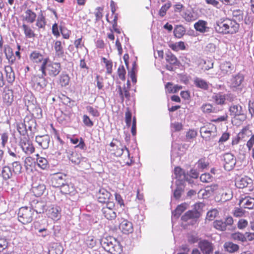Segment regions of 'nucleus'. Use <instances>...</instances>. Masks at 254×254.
Wrapping results in <instances>:
<instances>
[{"label": "nucleus", "mask_w": 254, "mask_h": 254, "mask_svg": "<svg viewBox=\"0 0 254 254\" xmlns=\"http://www.w3.org/2000/svg\"><path fill=\"white\" fill-rule=\"evenodd\" d=\"M52 185L55 188H61L66 181V176L63 173L53 174L51 177Z\"/></svg>", "instance_id": "nucleus-11"}, {"label": "nucleus", "mask_w": 254, "mask_h": 254, "mask_svg": "<svg viewBox=\"0 0 254 254\" xmlns=\"http://www.w3.org/2000/svg\"><path fill=\"white\" fill-rule=\"evenodd\" d=\"M62 70L61 65L60 63L54 62L49 61V58H45L44 62L40 67V70L43 75H49L51 77L57 76Z\"/></svg>", "instance_id": "nucleus-3"}, {"label": "nucleus", "mask_w": 254, "mask_h": 254, "mask_svg": "<svg viewBox=\"0 0 254 254\" xmlns=\"http://www.w3.org/2000/svg\"><path fill=\"white\" fill-rule=\"evenodd\" d=\"M5 71L6 72V79L9 83H12L15 79L14 73L10 66H6L5 67Z\"/></svg>", "instance_id": "nucleus-43"}, {"label": "nucleus", "mask_w": 254, "mask_h": 254, "mask_svg": "<svg viewBox=\"0 0 254 254\" xmlns=\"http://www.w3.org/2000/svg\"><path fill=\"white\" fill-rule=\"evenodd\" d=\"M224 247L226 251L229 253H234L237 251L239 249V246L232 242H226L224 245Z\"/></svg>", "instance_id": "nucleus-48"}, {"label": "nucleus", "mask_w": 254, "mask_h": 254, "mask_svg": "<svg viewBox=\"0 0 254 254\" xmlns=\"http://www.w3.org/2000/svg\"><path fill=\"white\" fill-rule=\"evenodd\" d=\"M27 125L23 123H19L17 125V129L20 135H25L27 132Z\"/></svg>", "instance_id": "nucleus-59"}, {"label": "nucleus", "mask_w": 254, "mask_h": 254, "mask_svg": "<svg viewBox=\"0 0 254 254\" xmlns=\"http://www.w3.org/2000/svg\"><path fill=\"white\" fill-rule=\"evenodd\" d=\"M44 75H34L32 76L31 80V85L35 91L44 93L46 91V88L48 84V80L45 78Z\"/></svg>", "instance_id": "nucleus-5"}, {"label": "nucleus", "mask_w": 254, "mask_h": 254, "mask_svg": "<svg viewBox=\"0 0 254 254\" xmlns=\"http://www.w3.org/2000/svg\"><path fill=\"white\" fill-rule=\"evenodd\" d=\"M186 33L185 27L182 25H177L174 30V34L176 37L181 38Z\"/></svg>", "instance_id": "nucleus-46"}, {"label": "nucleus", "mask_w": 254, "mask_h": 254, "mask_svg": "<svg viewBox=\"0 0 254 254\" xmlns=\"http://www.w3.org/2000/svg\"><path fill=\"white\" fill-rule=\"evenodd\" d=\"M120 229L125 234L131 233L133 231L132 223L127 220H124L120 225Z\"/></svg>", "instance_id": "nucleus-25"}, {"label": "nucleus", "mask_w": 254, "mask_h": 254, "mask_svg": "<svg viewBox=\"0 0 254 254\" xmlns=\"http://www.w3.org/2000/svg\"><path fill=\"white\" fill-rule=\"evenodd\" d=\"M201 109L204 113L209 114L211 113H216L214 108L210 104H205L202 105Z\"/></svg>", "instance_id": "nucleus-55"}, {"label": "nucleus", "mask_w": 254, "mask_h": 254, "mask_svg": "<svg viewBox=\"0 0 254 254\" xmlns=\"http://www.w3.org/2000/svg\"><path fill=\"white\" fill-rule=\"evenodd\" d=\"M183 18L188 22H191L196 20L198 16L196 12L193 10H186L182 15Z\"/></svg>", "instance_id": "nucleus-27"}, {"label": "nucleus", "mask_w": 254, "mask_h": 254, "mask_svg": "<svg viewBox=\"0 0 254 254\" xmlns=\"http://www.w3.org/2000/svg\"><path fill=\"white\" fill-rule=\"evenodd\" d=\"M229 111L230 112V115L234 118L244 115V111L242 107L238 104H233L230 106Z\"/></svg>", "instance_id": "nucleus-26"}, {"label": "nucleus", "mask_w": 254, "mask_h": 254, "mask_svg": "<svg viewBox=\"0 0 254 254\" xmlns=\"http://www.w3.org/2000/svg\"><path fill=\"white\" fill-rule=\"evenodd\" d=\"M4 53L5 55L6 59L8 60L10 64H12L15 61V57L13 55V52L8 45H5L4 47Z\"/></svg>", "instance_id": "nucleus-33"}, {"label": "nucleus", "mask_w": 254, "mask_h": 254, "mask_svg": "<svg viewBox=\"0 0 254 254\" xmlns=\"http://www.w3.org/2000/svg\"><path fill=\"white\" fill-rule=\"evenodd\" d=\"M101 245L105 251L111 254H120L122 247L119 241L112 236L103 237L101 240Z\"/></svg>", "instance_id": "nucleus-2"}, {"label": "nucleus", "mask_w": 254, "mask_h": 254, "mask_svg": "<svg viewBox=\"0 0 254 254\" xmlns=\"http://www.w3.org/2000/svg\"><path fill=\"white\" fill-rule=\"evenodd\" d=\"M220 69L223 74H228L232 73L233 70L232 64L228 62H225L220 65Z\"/></svg>", "instance_id": "nucleus-37"}, {"label": "nucleus", "mask_w": 254, "mask_h": 254, "mask_svg": "<svg viewBox=\"0 0 254 254\" xmlns=\"http://www.w3.org/2000/svg\"><path fill=\"white\" fill-rule=\"evenodd\" d=\"M207 21L203 20H199L194 24L195 30L201 33H205L209 32L210 28L207 26Z\"/></svg>", "instance_id": "nucleus-20"}, {"label": "nucleus", "mask_w": 254, "mask_h": 254, "mask_svg": "<svg viewBox=\"0 0 254 254\" xmlns=\"http://www.w3.org/2000/svg\"><path fill=\"white\" fill-rule=\"evenodd\" d=\"M198 247L203 254H212L214 250L213 244L207 240H202L199 242Z\"/></svg>", "instance_id": "nucleus-14"}, {"label": "nucleus", "mask_w": 254, "mask_h": 254, "mask_svg": "<svg viewBox=\"0 0 254 254\" xmlns=\"http://www.w3.org/2000/svg\"><path fill=\"white\" fill-rule=\"evenodd\" d=\"M110 146L111 147L110 151L116 156L120 157L124 153H126L129 159L130 158L128 149L120 140L113 139V141L110 143Z\"/></svg>", "instance_id": "nucleus-7"}, {"label": "nucleus", "mask_w": 254, "mask_h": 254, "mask_svg": "<svg viewBox=\"0 0 254 254\" xmlns=\"http://www.w3.org/2000/svg\"><path fill=\"white\" fill-rule=\"evenodd\" d=\"M169 47L173 50L175 51H178L179 50H185L186 48L185 43L184 42L182 41L177 42L174 44H172L170 45Z\"/></svg>", "instance_id": "nucleus-52"}, {"label": "nucleus", "mask_w": 254, "mask_h": 254, "mask_svg": "<svg viewBox=\"0 0 254 254\" xmlns=\"http://www.w3.org/2000/svg\"><path fill=\"white\" fill-rule=\"evenodd\" d=\"M19 145L26 155H30L35 151V148L28 137H24L20 138Z\"/></svg>", "instance_id": "nucleus-10"}, {"label": "nucleus", "mask_w": 254, "mask_h": 254, "mask_svg": "<svg viewBox=\"0 0 254 254\" xmlns=\"http://www.w3.org/2000/svg\"><path fill=\"white\" fill-rule=\"evenodd\" d=\"M171 3L168 2L162 6L161 9L159 10V15L161 17H163L166 13L167 10L170 7Z\"/></svg>", "instance_id": "nucleus-62"}, {"label": "nucleus", "mask_w": 254, "mask_h": 254, "mask_svg": "<svg viewBox=\"0 0 254 254\" xmlns=\"http://www.w3.org/2000/svg\"><path fill=\"white\" fill-rule=\"evenodd\" d=\"M244 80V76L241 73L233 75L230 79V86L232 88H237L240 87Z\"/></svg>", "instance_id": "nucleus-15"}, {"label": "nucleus", "mask_w": 254, "mask_h": 254, "mask_svg": "<svg viewBox=\"0 0 254 254\" xmlns=\"http://www.w3.org/2000/svg\"><path fill=\"white\" fill-rule=\"evenodd\" d=\"M38 166L42 169H46L48 167V161L46 158L41 157L38 154L36 155Z\"/></svg>", "instance_id": "nucleus-39"}, {"label": "nucleus", "mask_w": 254, "mask_h": 254, "mask_svg": "<svg viewBox=\"0 0 254 254\" xmlns=\"http://www.w3.org/2000/svg\"><path fill=\"white\" fill-rule=\"evenodd\" d=\"M21 27L26 38H32L35 37V34L34 31L29 25L24 23Z\"/></svg>", "instance_id": "nucleus-42"}, {"label": "nucleus", "mask_w": 254, "mask_h": 254, "mask_svg": "<svg viewBox=\"0 0 254 254\" xmlns=\"http://www.w3.org/2000/svg\"><path fill=\"white\" fill-rule=\"evenodd\" d=\"M35 141L42 149H46L49 147L50 137L48 135L36 136Z\"/></svg>", "instance_id": "nucleus-19"}, {"label": "nucleus", "mask_w": 254, "mask_h": 254, "mask_svg": "<svg viewBox=\"0 0 254 254\" xmlns=\"http://www.w3.org/2000/svg\"><path fill=\"white\" fill-rule=\"evenodd\" d=\"M253 181L250 178L247 176L242 178H238L235 182V185L237 188L243 189L248 187L252 185Z\"/></svg>", "instance_id": "nucleus-17"}, {"label": "nucleus", "mask_w": 254, "mask_h": 254, "mask_svg": "<svg viewBox=\"0 0 254 254\" xmlns=\"http://www.w3.org/2000/svg\"><path fill=\"white\" fill-rule=\"evenodd\" d=\"M32 209L37 213H43L46 210V204L44 201H33L31 204Z\"/></svg>", "instance_id": "nucleus-28"}, {"label": "nucleus", "mask_w": 254, "mask_h": 254, "mask_svg": "<svg viewBox=\"0 0 254 254\" xmlns=\"http://www.w3.org/2000/svg\"><path fill=\"white\" fill-rule=\"evenodd\" d=\"M217 127L214 125H209L208 127H203L200 129L201 136L206 141H209V136H205L206 133H213L212 138H215L217 135Z\"/></svg>", "instance_id": "nucleus-12"}, {"label": "nucleus", "mask_w": 254, "mask_h": 254, "mask_svg": "<svg viewBox=\"0 0 254 254\" xmlns=\"http://www.w3.org/2000/svg\"><path fill=\"white\" fill-rule=\"evenodd\" d=\"M218 214V212L217 209H212L207 212L206 218L209 221L213 220L216 217Z\"/></svg>", "instance_id": "nucleus-60"}, {"label": "nucleus", "mask_w": 254, "mask_h": 254, "mask_svg": "<svg viewBox=\"0 0 254 254\" xmlns=\"http://www.w3.org/2000/svg\"><path fill=\"white\" fill-rule=\"evenodd\" d=\"M46 189L45 186L43 184H39L37 185L34 184L32 186V190L36 196H40L43 194Z\"/></svg>", "instance_id": "nucleus-34"}, {"label": "nucleus", "mask_w": 254, "mask_h": 254, "mask_svg": "<svg viewBox=\"0 0 254 254\" xmlns=\"http://www.w3.org/2000/svg\"><path fill=\"white\" fill-rule=\"evenodd\" d=\"M239 203L246 208L253 209L254 208V198L249 196H245L240 200Z\"/></svg>", "instance_id": "nucleus-29"}, {"label": "nucleus", "mask_w": 254, "mask_h": 254, "mask_svg": "<svg viewBox=\"0 0 254 254\" xmlns=\"http://www.w3.org/2000/svg\"><path fill=\"white\" fill-rule=\"evenodd\" d=\"M61 209L59 206H51L47 211V215L54 220H58L61 217Z\"/></svg>", "instance_id": "nucleus-18"}, {"label": "nucleus", "mask_w": 254, "mask_h": 254, "mask_svg": "<svg viewBox=\"0 0 254 254\" xmlns=\"http://www.w3.org/2000/svg\"><path fill=\"white\" fill-rule=\"evenodd\" d=\"M118 89L119 95L122 102L124 100V98H126L128 100L129 99L130 93L129 91L127 89L126 87H124L123 88H122L120 86H119Z\"/></svg>", "instance_id": "nucleus-47"}, {"label": "nucleus", "mask_w": 254, "mask_h": 254, "mask_svg": "<svg viewBox=\"0 0 254 254\" xmlns=\"http://www.w3.org/2000/svg\"><path fill=\"white\" fill-rule=\"evenodd\" d=\"M111 194L104 188L100 189L97 194L98 200L100 203H106L111 202L109 201Z\"/></svg>", "instance_id": "nucleus-16"}, {"label": "nucleus", "mask_w": 254, "mask_h": 254, "mask_svg": "<svg viewBox=\"0 0 254 254\" xmlns=\"http://www.w3.org/2000/svg\"><path fill=\"white\" fill-rule=\"evenodd\" d=\"M36 14L31 9H27L25 11V15L24 17V20L28 23H33L36 18Z\"/></svg>", "instance_id": "nucleus-41"}, {"label": "nucleus", "mask_w": 254, "mask_h": 254, "mask_svg": "<svg viewBox=\"0 0 254 254\" xmlns=\"http://www.w3.org/2000/svg\"><path fill=\"white\" fill-rule=\"evenodd\" d=\"M69 77L65 73H62L60 76V84L62 87L67 86L69 82Z\"/></svg>", "instance_id": "nucleus-49"}, {"label": "nucleus", "mask_w": 254, "mask_h": 254, "mask_svg": "<svg viewBox=\"0 0 254 254\" xmlns=\"http://www.w3.org/2000/svg\"><path fill=\"white\" fill-rule=\"evenodd\" d=\"M224 169L227 171L232 170L236 163V158L231 153H225L222 158Z\"/></svg>", "instance_id": "nucleus-8"}, {"label": "nucleus", "mask_w": 254, "mask_h": 254, "mask_svg": "<svg viewBox=\"0 0 254 254\" xmlns=\"http://www.w3.org/2000/svg\"><path fill=\"white\" fill-rule=\"evenodd\" d=\"M218 185L212 184L211 186H207L204 190H201L200 192H202V194L204 197H207L210 195L215 190H217Z\"/></svg>", "instance_id": "nucleus-35"}, {"label": "nucleus", "mask_w": 254, "mask_h": 254, "mask_svg": "<svg viewBox=\"0 0 254 254\" xmlns=\"http://www.w3.org/2000/svg\"><path fill=\"white\" fill-rule=\"evenodd\" d=\"M115 204L113 202H108L102 209V212L104 217L110 220L115 219L117 216L114 209Z\"/></svg>", "instance_id": "nucleus-9"}, {"label": "nucleus", "mask_w": 254, "mask_h": 254, "mask_svg": "<svg viewBox=\"0 0 254 254\" xmlns=\"http://www.w3.org/2000/svg\"><path fill=\"white\" fill-rule=\"evenodd\" d=\"M213 226L215 229L222 231H225L227 229L224 222L221 220H215L213 222Z\"/></svg>", "instance_id": "nucleus-54"}, {"label": "nucleus", "mask_w": 254, "mask_h": 254, "mask_svg": "<svg viewBox=\"0 0 254 254\" xmlns=\"http://www.w3.org/2000/svg\"><path fill=\"white\" fill-rule=\"evenodd\" d=\"M2 97L3 102L7 106L10 105L13 101L12 90L9 89H5L3 93Z\"/></svg>", "instance_id": "nucleus-31"}, {"label": "nucleus", "mask_w": 254, "mask_h": 254, "mask_svg": "<svg viewBox=\"0 0 254 254\" xmlns=\"http://www.w3.org/2000/svg\"><path fill=\"white\" fill-rule=\"evenodd\" d=\"M166 60L170 64L177 65L178 64V60L176 56L171 53L166 54Z\"/></svg>", "instance_id": "nucleus-53"}, {"label": "nucleus", "mask_w": 254, "mask_h": 254, "mask_svg": "<svg viewBox=\"0 0 254 254\" xmlns=\"http://www.w3.org/2000/svg\"><path fill=\"white\" fill-rule=\"evenodd\" d=\"M174 174L176 179V184L183 185L185 181H189V175L179 167H175Z\"/></svg>", "instance_id": "nucleus-13"}, {"label": "nucleus", "mask_w": 254, "mask_h": 254, "mask_svg": "<svg viewBox=\"0 0 254 254\" xmlns=\"http://www.w3.org/2000/svg\"><path fill=\"white\" fill-rule=\"evenodd\" d=\"M215 31L222 34H234L239 29V24L235 20L226 19L221 22H217L214 26Z\"/></svg>", "instance_id": "nucleus-1"}, {"label": "nucleus", "mask_w": 254, "mask_h": 254, "mask_svg": "<svg viewBox=\"0 0 254 254\" xmlns=\"http://www.w3.org/2000/svg\"><path fill=\"white\" fill-rule=\"evenodd\" d=\"M230 136V134L228 132H224L219 139L218 143L219 144H223L227 141Z\"/></svg>", "instance_id": "nucleus-64"}, {"label": "nucleus", "mask_w": 254, "mask_h": 254, "mask_svg": "<svg viewBox=\"0 0 254 254\" xmlns=\"http://www.w3.org/2000/svg\"><path fill=\"white\" fill-rule=\"evenodd\" d=\"M193 82L194 86L197 88L203 90H207L209 88L210 83L201 78L198 77H194Z\"/></svg>", "instance_id": "nucleus-22"}, {"label": "nucleus", "mask_w": 254, "mask_h": 254, "mask_svg": "<svg viewBox=\"0 0 254 254\" xmlns=\"http://www.w3.org/2000/svg\"><path fill=\"white\" fill-rule=\"evenodd\" d=\"M212 98L215 103L218 105L224 104L226 100L225 95L221 93L214 94Z\"/></svg>", "instance_id": "nucleus-45"}, {"label": "nucleus", "mask_w": 254, "mask_h": 254, "mask_svg": "<svg viewBox=\"0 0 254 254\" xmlns=\"http://www.w3.org/2000/svg\"><path fill=\"white\" fill-rule=\"evenodd\" d=\"M55 55L57 58H63L64 57V48L62 42L59 40L56 41L54 45Z\"/></svg>", "instance_id": "nucleus-30"}, {"label": "nucleus", "mask_w": 254, "mask_h": 254, "mask_svg": "<svg viewBox=\"0 0 254 254\" xmlns=\"http://www.w3.org/2000/svg\"><path fill=\"white\" fill-rule=\"evenodd\" d=\"M187 204L183 203L179 205L172 212V219H177L180 215L187 209Z\"/></svg>", "instance_id": "nucleus-38"}, {"label": "nucleus", "mask_w": 254, "mask_h": 254, "mask_svg": "<svg viewBox=\"0 0 254 254\" xmlns=\"http://www.w3.org/2000/svg\"><path fill=\"white\" fill-rule=\"evenodd\" d=\"M60 188L61 192L65 194H74L76 190L73 184L69 182L68 180H66L65 183Z\"/></svg>", "instance_id": "nucleus-21"}, {"label": "nucleus", "mask_w": 254, "mask_h": 254, "mask_svg": "<svg viewBox=\"0 0 254 254\" xmlns=\"http://www.w3.org/2000/svg\"><path fill=\"white\" fill-rule=\"evenodd\" d=\"M213 179L212 176L209 173H204L200 177V180L203 183H210Z\"/></svg>", "instance_id": "nucleus-61"}, {"label": "nucleus", "mask_w": 254, "mask_h": 254, "mask_svg": "<svg viewBox=\"0 0 254 254\" xmlns=\"http://www.w3.org/2000/svg\"><path fill=\"white\" fill-rule=\"evenodd\" d=\"M34 214V210L31 207H21L18 211V220L24 225L27 224L33 221Z\"/></svg>", "instance_id": "nucleus-6"}, {"label": "nucleus", "mask_w": 254, "mask_h": 254, "mask_svg": "<svg viewBox=\"0 0 254 254\" xmlns=\"http://www.w3.org/2000/svg\"><path fill=\"white\" fill-rule=\"evenodd\" d=\"M85 243L89 248H93L96 244V240L93 236H88L85 239Z\"/></svg>", "instance_id": "nucleus-58"}, {"label": "nucleus", "mask_w": 254, "mask_h": 254, "mask_svg": "<svg viewBox=\"0 0 254 254\" xmlns=\"http://www.w3.org/2000/svg\"><path fill=\"white\" fill-rule=\"evenodd\" d=\"M64 248L61 244L55 243L52 245L49 250V254H62Z\"/></svg>", "instance_id": "nucleus-36"}, {"label": "nucleus", "mask_w": 254, "mask_h": 254, "mask_svg": "<svg viewBox=\"0 0 254 254\" xmlns=\"http://www.w3.org/2000/svg\"><path fill=\"white\" fill-rule=\"evenodd\" d=\"M231 238L232 240L236 241H240L244 242L246 241V238L245 234H243L240 232H236L231 235Z\"/></svg>", "instance_id": "nucleus-56"}, {"label": "nucleus", "mask_w": 254, "mask_h": 254, "mask_svg": "<svg viewBox=\"0 0 254 254\" xmlns=\"http://www.w3.org/2000/svg\"><path fill=\"white\" fill-rule=\"evenodd\" d=\"M10 166L5 165L0 169V176L5 180L10 179L13 176L19 174L21 172L22 166L19 161H13Z\"/></svg>", "instance_id": "nucleus-4"}, {"label": "nucleus", "mask_w": 254, "mask_h": 254, "mask_svg": "<svg viewBox=\"0 0 254 254\" xmlns=\"http://www.w3.org/2000/svg\"><path fill=\"white\" fill-rule=\"evenodd\" d=\"M29 59L33 63L39 64L44 62L43 56L38 51H34L29 55Z\"/></svg>", "instance_id": "nucleus-32"}, {"label": "nucleus", "mask_w": 254, "mask_h": 254, "mask_svg": "<svg viewBox=\"0 0 254 254\" xmlns=\"http://www.w3.org/2000/svg\"><path fill=\"white\" fill-rule=\"evenodd\" d=\"M118 74L120 79L125 80L126 70L123 65H120L118 69Z\"/></svg>", "instance_id": "nucleus-63"}, {"label": "nucleus", "mask_w": 254, "mask_h": 254, "mask_svg": "<svg viewBox=\"0 0 254 254\" xmlns=\"http://www.w3.org/2000/svg\"><path fill=\"white\" fill-rule=\"evenodd\" d=\"M25 106L28 111H33L36 105V100L32 94H28L24 98Z\"/></svg>", "instance_id": "nucleus-23"}, {"label": "nucleus", "mask_w": 254, "mask_h": 254, "mask_svg": "<svg viewBox=\"0 0 254 254\" xmlns=\"http://www.w3.org/2000/svg\"><path fill=\"white\" fill-rule=\"evenodd\" d=\"M199 206V204H195L194 205V210L187 211L184 215L182 216V220L187 221L190 219L199 218L200 214L198 210H196L197 207H198Z\"/></svg>", "instance_id": "nucleus-24"}, {"label": "nucleus", "mask_w": 254, "mask_h": 254, "mask_svg": "<svg viewBox=\"0 0 254 254\" xmlns=\"http://www.w3.org/2000/svg\"><path fill=\"white\" fill-rule=\"evenodd\" d=\"M254 135L251 130L248 128H244L242 130L238 133V137L241 138V140L245 141L248 137H250L252 135Z\"/></svg>", "instance_id": "nucleus-44"}, {"label": "nucleus", "mask_w": 254, "mask_h": 254, "mask_svg": "<svg viewBox=\"0 0 254 254\" xmlns=\"http://www.w3.org/2000/svg\"><path fill=\"white\" fill-rule=\"evenodd\" d=\"M70 141L73 144H77L75 147H78L81 149H84L85 144L82 138H80V140L78 138L75 137L74 136L68 137Z\"/></svg>", "instance_id": "nucleus-40"}, {"label": "nucleus", "mask_w": 254, "mask_h": 254, "mask_svg": "<svg viewBox=\"0 0 254 254\" xmlns=\"http://www.w3.org/2000/svg\"><path fill=\"white\" fill-rule=\"evenodd\" d=\"M69 160L75 164H79L82 158L81 155L76 153H72L68 156Z\"/></svg>", "instance_id": "nucleus-50"}, {"label": "nucleus", "mask_w": 254, "mask_h": 254, "mask_svg": "<svg viewBox=\"0 0 254 254\" xmlns=\"http://www.w3.org/2000/svg\"><path fill=\"white\" fill-rule=\"evenodd\" d=\"M36 25L40 28H45L46 25L45 18L41 11L40 14L38 16Z\"/></svg>", "instance_id": "nucleus-51"}, {"label": "nucleus", "mask_w": 254, "mask_h": 254, "mask_svg": "<svg viewBox=\"0 0 254 254\" xmlns=\"http://www.w3.org/2000/svg\"><path fill=\"white\" fill-rule=\"evenodd\" d=\"M176 189L174 191V197L176 199H178L181 195L182 192L184 189V185L176 184Z\"/></svg>", "instance_id": "nucleus-57"}]
</instances>
